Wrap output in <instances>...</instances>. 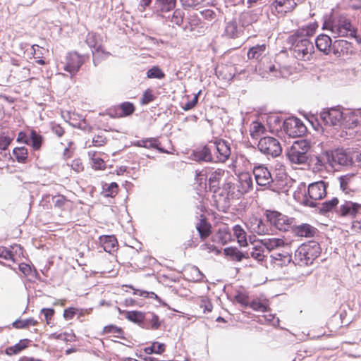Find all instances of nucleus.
Masks as SVG:
<instances>
[{
    "label": "nucleus",
    "mask_w": 361,
    "mask_h": 361,
    "mask_svg": "<svg viewBox=\"0 0 361 361\" xmlns=\"http://www.w3.org/2000/svg\"><path fill=\"white\" fill-rule=\"evenodd\" d=\"M214 162H225L231 155L228 143L223 140L211 141Z\"/></svg>",
    "instance_id": "obj_12"
},
{
    "label": "nucleus",
    "mask_w": 361,
    "mask_h": 361,
    "mask_svg": "<svg viewBox=\"0 0 361 361\" xmlns=\"http://www.w3.org/2000/svg\"><path fill=\"white\" fill-rule=\"evenodd\" d=\"M25 348V345H23L21 343H17L15 345L7 348L6 353L10 355L18 354Z\"/></svg>",
    "instance_id": "obj_59"
},
{
    "label": "nucleus",
    "mask_w": 361,
    "mask_h": 361,
    "mask_svg": "<svg viewBox=\"0 0 361 361\" xmlns=\"http://www.w3.org/2000/svg\"><path fill=\"white\" fill-rule=\"evenodd\" d=\"M327 164L331 166L329 152H323L311 160V166L314 172H321L326 170Z\"/></svg>",
    "instance_id": "obj_20"
},
{
    "label": "nucleus",
    "mask_w": 361,
    "mask_h": 361,
    "mask_svg": "<svg viewBox=\"0 0 361 361\" xmlns=\"http://www.w3.org/2000/svg\"><path fill=\"white\" fill-rule=\"evenodd\" d=\"M259 243L263 245L264 249H267L268 252L279 250L287 244L283 239L278 238L262 239Z\"/></svg>",
    "instance_id": "obj_24"
},
{
    "label": "nucleus",
    "mask_w": 361,
    "mask_h": 361,
    "mask_svg": "<svg viewBox=\"0 0 361 361\" xmlns=\"http://www.w3.org/2000/svg\"><path fill=\"white\" fill-rule=\"evenodd\" d=\"M165 350V345L158 342H154L151 346L145 348V352L148 354H161Z\"/></svg>",
    "instance_id": "obj_47"
},
{
    "label": "nucleus",
    "mask_w": 361,
    "mask_h": 361,
    "mask_svg": "<svg viewBox=\"0 0 361 361\" xmlns=\"http://www.w3.org/2000/svg\"><path fill=\"white\" fill-rule=\"evenodd\" d=\"M321 120L327 126L341 127L343 111L339 107L324 109L320 113Z\"/></svg>",
    "instance_id": "obj_11"
},
{
    "label": "nucleus",
    "mask_w": 361,
    "mask_h": 361,
    "mask_svg": "<svg viewBox=\"0 0 361 361\" xmlns=\"http://www.w3.org/2000/svg\"><path fill=\"white\" fill-rule=\"evenodd\" d=\"M253 174L257 185L260 186L269 185L274 181V178L267 167L259 165L253 169Z\"/></svg>",
    "instance_id": "obj_17"
},
{
    "label": "nucleus",
    "mask_w": 361,
    "mask_h": 361,
    "mask_svg": "<svg viewBox=\"0 0 361 361\" xmlns=\"http://www.w3.org/2000/svg\"><path fill=\"white\" fill-rule=\"evenodd\" d=\"M293 41V54L295 57L302 61H310L314 53V47L307 37L291 36Z\"/></svg>",
    "instance_id": "obj_4"
},
{
    "label": "nucleus",
    "mask_w": 361,
    "mask_h": 361,
    "mask_svg": "<svg viewBox=\"0 0 361 361\" xmlns=\"http://www.w3.org/2000/svg\"><path fill=\"white\" fill-rule=\"evenodd\" d=\"M224 251L226 256H229L238 262H240L243 258L249 257L248 253L243 254L235 247H227Z\"/></svg>",
    "instance_id": "obj_40"
},
{
    "label": "nucleus",
    "mask_w": 361,
    "mask_h": 361,
    "mask_svg": "<svg viewBox=\"0 0 361 361\" xmlns=\"http://www.w3.org/2000/svg\"><path fill=\"white\" fill-rule=\"evenodd\" d=\"M243 27L242 25L238 26L236 21H230L226 25L225 34L231 38L238 37L243 32Z\"/></svg>",
    "instance_id": "obj_33"
},
{
    "label": "nucleus",
    "mask_w": 361,
    "mask_h": 361,
    "mask_svg": "<svg viewBox=\"0 0 361 361\" xmlns=\"http://www.w3.org/2000/svg\"><path fill=\"white\" fill-rule=\"evenodd\" d=\"M194 159L196 161H214V156L211 142L208 145L196 149L193 154Z\"/></svg>",
    "instance_id": "obj_22"
},
{
    "label": "nucleus",
    "mask_w": 361,
    "mask_h": 361,
    "mask_svg": "<svg viewBox=\"0 0 361 361\" xmlns=\"http://www.w3.org/2000/svg\"><path fill=\"white\" fill-rule=\"evenodd\" d=\"M225 175L226 171L221 169H218L212 172L209 178V184L210 188H213L214 190L215 189L219 188V182L225 176Z\"/></svg>",
    "instance_id": "obj_34"
},
{
    "label": "nucleus",
    "mask_w": 361,
    "mask_h": 361,
    "mask_svg": "<svg viewBox=\"0 0 361 361\" xmlns=\"http://www.w3.org/2000/svg\"><path fill=\"white\" fill-rule=\"evenodd\" d=\"M237 195L238 198L248 192L252 188V179L247 173H241L238 176V182L237 183Z\"/></svg>",
    "instance_id": "obj_21"
},
{
    "label": "nucleus",
    "mask_w": 361,
    "mask_h": 361,
    "mask_svg": "<svg viewBox=\"0 0 361 361\" xmlns=\"http://www.w3.org/2000/svg\"><path fill=\"white\" fill-rule=\"evenodd\" d=\"M164 76V73L158 66H154L147 72V77L148 78L162 79Z\"/></svg>",
    "instance_id": "obj_52"
},
{
    "label": "nucleus",
    "mask_w": 361,
    "mask_h": 361,
    "mask_svg": "<svg viewBox=\"0 0 361 361\" xmlns=\"http://www.w3.org/2000/svg\"><path fill=\"white\" fill-rule=\"evenodd\" d=\"M75 334L73 331L70 332H63V333H53L49 335V338L56 339V340H61L65 342H73L75 341Z\"/></svg>",
    "instance_id": "obj_43"
},
{
    "label": "nucleus",
    "mask_w": 361,
    "mask_h": 361,
    "mask_svg": "<svg viewBox=\"0 0 361 361\" xmlns=\"http://www.w3.org/2000/svg\"><path fill=\"white\" fill-rule=\"evenodd\" d=\"M327 185L328 183L323 180L310 183L307 188V197L310 199L306 200V204L312 207H315L316 203L314 201L326 197Z\"/></svg>",
    "instance_id": "obj_8"
},
{
    "label": "nucleus",
    "mask_w": 361,
    "mask_h": 361,
    "mask_svg": "<svg viewBox=\"0 0 361 361\" xmlns=\"http://www.w3.org/2000/svg\"><path fill=\"white\" fill-rule=\"evenodd\" d=\"M340 187L345 194H350L361 187V174H346L339 178Z\"/></svg>",
    "instance_id": "obj_10"
},
{
    "label": "nucleus",
    "mask_w": 361,
    "mask_h": 361,
    "mask_svg": "<svg viewBox=\"0 0 361 361\" xmlns=\"http://www.w3.org/2000/svg\"><path fill=\"white\" fill-rule=\"evenodd\" d=\"M266 131V128L261 123L254 121L250 127V134L252 138L257 139Z\"/></svg>",
    "instance_id": "obj_38"
},
{
    "label": "nucleus",
    "mask_w": 361,
    "mask_h": 361,
    "mask_svg": "<svg viewBox=\"0 0 361 361\" xmlns=\"http://www.w3.org/2000/svg\"><path fill=\"white\" fill-rule=\"evenodd\" d=\"M84 61V56L79 55L75 52L68 53L66 57L63 69L73 77L78 72Z\"/></svg>",
    "instance_id": "obj_15"
},
{
    "label": "nucleus",
    "mask_w": 361,
    "mask_h": 361,
    "mask_svg": "<svg viewBox=\"0 0 361 361\" xmlns=\"http://www.w3.org/2000/svg\"><path fill=\"white\" fill-rule=\"evenodd\" d=\"M200 15L203 19L208 21H212L216 17V12L214 10L209 8L200 11Z\"/></svg>",
    "instance_id": "obj_58"
},
{
    "label": "nucleus",
    "mask_w": 361,
    "mask_h": 361,
    "mask_svg": "<svg viewBox=\"0 0 361 361\" xmlns=\"http://www.w3.org/2000/svg\"><path fill=\"white\" fill-rule=\"evenodd\" d=\"M262 15V11L259 8L243 12L240 17V22L242 27H247L256 23L260 16Z\"/></svg>",
    "instance_id": "obj_23"
},
{
    "label": "nucleus",
    "mask_w": 361,
    "mask_h": 361,
    "mask_svg": "<svg viewBox=\"0 0 361 361\" xmlns=\"http://www.w3.org/2000/svg\"><path fill=\"white\" fill-rule=\"evenodd\" d=\"M323 29L329 30L334 38L356 36V30L350 20L343 16L325 21Z\"/></svg>",
    "instance_id": "obj_1"
},
{
    "label": "nucleus",
    "mask_w": 361,
    "mask_h": 361,
    "mask_svg": "<svg viewBox=\"0 0 361 361\" xmlns=\"http://www.w3.org/2000/svg\"><path fill=\"white\" fill-rule=\"evenodd\" d=\"M317 27V23L312 22L305 26L299 28L293 35L300 37H310L315 33Z\"/></svg>",
    "instance_id": "obj_32"
},
{
    "label": "nucleus",
    "mask_w": 361,
    "mask_h": 361,
    "mask_svg": "<svg viewBox=\"0 0 361 361\" xmlns=\"http://www.w3.org/2000/svg\"><path fill=\"white\" fill-rule=\"evenodd\" d=\"M259 150L267 156L276 157L281 154L282 147L279 141L272 137H264L258 142Z\"/></svg>",
    "instance_id": "obj_7"
},
{
    "label": "nucleus",
    "mask_w": 361,
    "mask_h": 361,
    "mask_svg": "<svg viewBox=\"0 0 361 361\" xmlns=\"http://www.w3.org/2000/svg\"><path fill=\"white\" fill-rule=\"evenodd\" d=\"M142 325L147 329L157 330L159 329L161 322L157 315L153 312H147L145 314Z\"/></svg>",
    "instance_id": "obj_28"
},
{
    "label": "nucleus",
    "mask_w": 361,
    "mask_h": 361,
    "mask_svg": "<svg viewBox=\"0 0 361 361\" xmlns=\"http://www.w3.org/2000/svg\"><path fill=\"white\" fill-rule=\"evenodd\" d=\"M204 1L205 0H180L182 6L185 8L195 7V6L202 4Z\"/></svg>",
    "instance_id": "obj_60"
},
{
    "label": "nucleus",
    "mask_w": 361,
    "mask_h": 361,
    "mask_svg": "<svg viewBox=\"0 0 361 361\" xmlns=\"http://www.w3.org/2000/svg\"><path fill=\"white\" fill-rule=\"evenodd\" d=\"M317 231V228L307 224L299 225L295 229L297 235L305 238L313 237Z\"/></svg>",
    "instance_id": "obj_31"
},
{
    "label": "nucleus",
    "mask_w": 361,
    "mask_h": 361,
    "mask_svg": "<svg viewBox=\"0 0 361 361\" xmlns=\"http://www.w3.org/2000/svg\"><path fill=\"white\" fill-rule=\"evenodd\" d=\"M233 234L237 238L238 243L240 246L245 247L247 245L246 232L240 225H235L233 228Z\"/></svg>",
    "instance_id": "obj_37"
},
{
    "label": "nucleus",
    "mask_w": 361,
    "mask_h": 361,
    "mask_svg": "<svg viewBox=\"0 0 361 361\" xmlns=\"http://www.w3.org/2000/svg\"><path fill=\"white\" fill-rule=\"evenodd\" d=\"M85 42L92 50L95 66L97 62L108 55V53L104 49L103 39L100 35L93 32H89L86 37Z\"/></svg>",
    "instance_id": "obj_5"
},
{
    "label": "nucleus",
    "mask_w": 361,
    "mask_h": 361,
    "mask_svg": "<svg viewBox=\"0 0 361 361\" xmlns=\"http://www.w3.org/2000/svg\"><path fill=\"white\" fill-rule=\"evenodd\" d=\"M315 44L317 48L324 52L325 54H328L331 46V39L329 35H319L316 40Z\"/></svg>",
    "instance_id": "obj_29"
},
{
    "label": "nucleus",
    "mask_w": 361,
    "mask_h": 361,
    "mask_svg": "<svg viewBox=\"0 0 361 361\" xmlns=\"http://www.w3.org/2000/svg\"><path fill=\"white\" fill-rule=\"evenodd\" d=\"M13 156L18 162L24 163L27 159V149L25 147H16Z\"/></svg>",
    "instance_id": "obj_44"
},
{
    "label": "nucleus",
    "mask_w": 361,
    "mask_h": 361,
    "mask_svg": "<svg viewBox=\"0 0 361 361\" xmlns=\"http://www.w3.org/2000/svg\"><path fill=\"white\" fill-rule=\"evenodd\" d=\"M321 252V248L317 243L301 245L295 252L294 262L300 266L312 264Z\"/></svg>",
    "instance_id": "obj_3"
},
{
    "label": "nucleus",
    "mask_w": 361,
    "mask_h": 361,
    "mask_svg": "<svg viewBox=\"0 0 361 361\" xmlns=\"http://www.w3.org/2000/svg\"><path fill=\"white\" fill-rule=\"evenodd\" d=\"M127 319L135 323L141 324L143 323L145 314L137 311H130L127 312Z\"/></svg>",
    "instance_id": "obj_50"
},
{
    "label": "nucleus",
    "mask_w": 361,
    "mask_h": 361,
    "mask_svg": "<svg viewBox=\"0 0 361 361\" xmlns=\"http://www.w3.org/2000/svg\"><path fill=\"white\" fill-rule=\"evenodd\" d=\"M30 145L35 150L39 149L42 143V137L35 130H32L30 134Z\"/></svg>",
    "instance_id": "obj_46"
},
{
    "label": "nucleus",
    "mask_w": 361,
    "mask_h": 361,
    "mask_svg": "<svg viewBox=\"0 0 361 361\" xmlns=\"http://www.w3.org/2000/svg\"><path fill=\"white\" fill-rule=\"evenodd\" d=\"M310 149V142L306 140L295 141L293 145L287 149L286 155L291 164L302 165L308 161L307 152Z\"/></svg>",
    "instance_id": "obj_2"
},
{
    "label": "nucleus",
    "mask_w": 361,
    "mask_h": 361,
    "mask_svg": "<svg viewBox=\"0 0 361 361\" xmlns=\"http://www.w3.org/2000/svg\"><path fill=\"white\" fill-rule=\"evenodd\" d=\"M358 124V118L357 116L350 111V110L343 111V116L342 118V121L341 123V127H343L344 128H353L356 127Z\"/></svg>",
    "instance_id": "obj_26"
},
{
    "label": "nucleus",
    "mask_w": 361,
    "mask_h": 361,
    "mask_svg": "<svg viewBox=\"0 0 361 361\" xmlns=\"http://www.w3.org/2000/svg\"><path fill=\"white\" fill-rule=\"evenodd\" d=\"M353 219L352 228L356 232H361V216H355Z\"/></svg>",
    "instance_id": "obj_64"
},
{
    "label": "nucleus",
    "mask_w": 361,
    "mask_h": 361,
    "mask_svg": "<svg viewBox=\"0 0 361 361\" xmlns=\"http://www.w3.org/2000/svg\"><path fill=\"white\" fill-rule=\"evenodd\" d=\"M265 50V44H257L250 49L247 56L249 59H259L264 54Z\"/></svg>",
    "instance_id": "obj_42"
},
{
    "label": "nucleus",
    "mask_w": 361,
    "mask_h": 361,
    "mask_svg": "<svg viewBox=\"0 0 361 361\" xmlns=\"http://www.w3.org/2000/svg\"><path fill=\"white\" fill-rule=\"evenodd\" d=\"M176 5V0H155L154 9L161 15L173 10Z\"/></svg>",
    "instance_id": "obj_25"
},
{
    "label": "nucleus",
    "mask_w": 361,
    "mask_h": 361,
    "mask_svg": "<svg viewBox=\"0 0 361 361\" xmlns=\"http://www.w3.org/2000/svg\"><path fill=\"white\" fill-rule=\"evenodd\" d=\"M88 157L91 161L90 164L95 170H102L106 168V164L103 159L101 157L100 153L90 150L88 152Z\"/></svg>",
    "instance_id": "obj_30"
},
{
    "label": "nucleus",
    "mask_w": 361,
    "mask_h": 361,
    "mask_svg": "<svg viewBox=\"0 0 361 361\" xmlns=\"http://www.w3.org/2000/svg\"><path fill=\"white\" fill-rule=\"evenodd\" d=\"M283 130L286 133L292 137H301L307 132V128L298 118L290 117L283 121Z\"/></svg>",
    "instance_id": "obj_9"
},
{
    "label": "nucleus",
    "mask_w": 361,
    "mask_h": 361,
    "mask_svg": "<svg viewBox=\"0 0 361 361\" xmlns=\"http://www.w3.org/2000/svg\"><path fill=\"white\" fill-rule=\"evenodd\" d=\"M296 6V3L294 0H286L284 6L281 8V13H287L293 10Z\"/></svg>",
    "instance_id": "obj_62"
},
{
    "label": "nucleus",
    "mask_w": 361,
    "mask_h": 361,
    "mask_svg": "<svg viewBox=\"0 0 361 361\" xmlns=\"http://www.w3.org/2000/svg\"><path fill=\"white\" fill-rule=\"evenodd\" d=\"M234 185L227 181L224 183L222 188H218L214 190V198L217 205L226 207L229 204L230 198L238 199L237 192L234 190Z\"/></svg>",
    "instance_id": "obj_6"
},
{
    "label": "nucleus",
    "mask_w": 361,
    "mask_h": 361,
    "mask_svg": "<svg viewBox=\"0 0 361 361\" xmlns=\"http://www.w3.org/2000/svg\"><path fill=\"white\" fill-rule=\"evenodd\" d=\"M279 65H269L267 68L265 70L266 72L268 73V76H266L267 78H271V76L274 77H279L281 76V71L279 69Z\"/></svg>",
    "instance_id": "obj_57"
},
{
    "label": "nucleus",
    "mask_w": 361,
    "mask_h": 361,
    "mask_svg": "<svg viewBox=\"0 0 361 361\" xmlns=\"http://www.w3.org/2000/svg\"><path fill=\"white\" fill-rule=\"evenodd\" d=\"M130 288L134 290V292H133L134 295H137L139 296L144 297V298H154L156 300H159V298L154 292H148L146 290L134 289L133 287H130Z\"/></svg>",
    "instance_id": "obj_56"
},
{
    "label": "nucleus",
    "mask_w": 361,
    "mask_h": 361,
    "mask_svg": "<svg viewBox=\"0 0 361 361\" xmlns=\"http://www.w3.org/2000/svg\"><path fill=\"white\" fill-rule=\"evenodd\" d=\"M341 202L337 197H333L331 200H326L322 203L321 210L324 212H334L336 214Z\"/></svg>",
    "instance_id": "obj_39"
},
{
    "label": "nucleus",
    "mask_w": 361,
    "mask_h": 361,
    "mask_svg": "<svg viewBox=\"0 0 361 361\" xmlns=\"http://www.w3.org/2000/svg\"><path fill=\"white\" fill-rule=\"evenodd\" d=\"M197 230L202 239H205L210 235V226L203 221H201L200 223L198 224Z\"/></svg>",
    "instance_id": "obj_49"
},
{
    "label": "nucleus",
    "mask_w": 361,
    "mask_h": 361,
    "mask_svg": "<svg viewBox=\"0 0 361 361\" xmlns=\"http://www.w3.org/2000/svg\"><path fill=\"white\" fill-rule=\"evenodd\" d=\"M53 202L55 207L59 208H64L69 201L63 195H56L53 197Z\"/></svg>",
    "instance_id": "obj_55"
},
{
    "label": "nucleus",
    "mask_w": 361,
    "mask_h": 361,
    "mask_svg": "<svg viewBox=\"0 0 361 361\" xmlns=\"http://www.w3.org/2000/svg\"><path fill=\"white\" fill-rule=\"evenodd\" d=\"M247 228L259 235L270 234L271 228L261 219L254 215L250 216L245 223Z\"/></svg>",
    "instance_id": "obj_13"
},
{
    "label": "nucleus",
    "mask_w": 361,
    "mask_h": 361,
    "mask_svg": "<svg viewBox=\"0 0 361 361\" xmlns=\"http://www.w3.org/2000/svg\"><path fill=\"white\" fill-rule=\"evenodd\" d=\"M37 324V320L32 318H28L23 320H17L13 322V325L17 329H24L30 326H35Z\"/></svg>",
    "instance_id": "obj_48"
},
{
    "label": "nucleus",
    "mask_w": 361,
    "mask_h": 361,
    "mask_svg": "<svg viewBox=\"0 0 361 361\" xmlns=\"http://www.w3.org/2000/svg\"><path fill=\"white\" fill-rule=\"evenodd\" d=\"M13 139L4 132H0V150H6Z\"/></svg>",
    "instance_id": "obj_53"
},
{
    "label": "nucleus",
    "mask_w": 361,
    "mask_h": 361,
    "mask_svg": "<svg viewBox=\"0 0 361 361\" xmlns=\"http://www.w3.org/2000/svg\"><path fill=\"white\" fill-rule=\"evenodd\" d=\"M267 220L280 231H288L292 224V219L276 211H268Z\"/></svg>",
    "instance_id": "obj_16"
},
{
    "label": "nucleus",
    "mask_w": 361,
    "mask_h": 361,
    "mask_svg": "<svg viewBox=\"0 0 361 361\" xmlns=\"http://www.w3.org/2000/svg\"><path fill=\"white\" fill-rule=\"evenodd\" d=\"M265 249L262 243L258 241V243L252 247V250L248 253L251 257L257 262H263L266 257Z\"/></svg>",
    "instance_id": "obj_36"
},
{
    "label": "nucleus",
    "mask_w": 361,
    "mask_h": 361,
    "mask_svg": "<svg viewBox=\"0 0 361 361\" xmlns=\"http://www.w3.org/2000/svg\"><path fill=\"white\" fill-rule=\"evenodd\" d=\"M133 145L137 147H145L147 149L156 148L159 152H166V151H164L162 148L159 147V142L156 138L152 137L145 140H137L135 141L133 143Z\"/></svg>",
    "instance_id": "obj_35"
},
{
    "label": "nucleus",
    "mask_w": 361,
    "mask_h": 361,
    "mask_svg": "<svg viewBox=\"0 0 361 361\" xmlns=\"http://www.w3.org/2000/svg\"><path fill=\"white\" fill-rule=\"evenodd\" d=\"M248 306L257 312H264L267 310V304L259 300H253Z\"/></svg>",
    "instance_id": "obj_51"
},
{
    "label": "nucleus",
    "mask_w": 361,
    "mask_h": 361,
    "mask_svg": "<svg viewBox=\"0 0 361 361\" xmlns=\"http://www.w3.org/2000/svg\"><path fill=\"white\" fill-rule=\"evenodd\" d=\"M282 251L273 254L271 257L272 263L277 267L287 266L292 261V257L290 255V246L288 243L281 247Z\"/></svg>",
    "instance_id": "obj_19"
},
{
    "label": "nucleus",
    "mask_w": 361,
    "mask_h": 361,
    "mask_svg": "<svg viewBox=\"0 0 361 361\" xmlns=\"http://www.w3.org/2000/svg\"><path fill=\"white\" fill-rule=\"evenodd\" d=\"M118 186L115 182L104 183L102 185V194L105 197H114L118 193Z\"/></svg>",
    "instance_id": "obj_41"
},
{
    "label": "nucleus",
    "mask_w": 361,
    "mask_h": 361,
    "mask_svg": "<svg viewBox=\"0 0 361 361\" xmlns=\"http://www.w3.org/2000/svg\"><path fill=\"white\" fill-rule=\"evenodd\" d=\"M235 300L243 307H248L250 303L248 295L245 293H238L235 295Z\"/></svg>",
    "instance_id": "obj_54"
},
{
    "label": "nucleus",
    "mask_w": 361,
    "mask_h": 361,
    "mask_svg": "<svg viewBox=\"0 0 361 361\" xmlns=\"http://www.w3.org/2000/svg\"><path fill=\"white\" fill-rule=\"evenodd\" d=\"M361 206L360 204L353 202L351 201L341 202L336 209V215L341 217L353 218L355 216H360Z\"/></svg>",
    "instance_id": "obj_14"
},
{
    "label": "nucleus",
    "mask_w": 361,
    "mask_h": 361,
    "mask_svg": "<svg viewBox=\"0 0 361 361\" xmlns=\"http://www.w3.org/2000/svg\"><path fill=\"white\" fill-rule=\"evenodd\" d=\"M154 99V96L153 95L152 91L146 90L142 95V98L141 99V103L143 104H148L152 102Z\"/></svg>",
    "instance_id": "obj_63"
},
{
    "label": "nucleus",
    "mask_w": 361,
    "mask_h": 361,
    "mask_svg": "<svg viewBox=\"0 0 361 361\" xmlns=\"http://www.w3.org/2000/svg\"><path fill=\"white\" fill-rule=\"evenodd\" d=\"M134 111L135 107L132 103L123 102L118 107L114 114L111 112V110L109 114L111 117H124L132 114Z\"/></svg>",
    "instance_id": "obj_27"
},
{
    "label": "nucleus",
    "mask_w": 361,
    "mask_h": 361,
    "mask_svg": "<svg viewBox=\"0 0 361 361\" xmlns=\"http://www.w3.org/2000/svg\"><path fill=\"white\" fill-rule=\"evenodd\" d=\"M0 257L4 258V259L8 260L11 259L14 261L13 255L10 250H8L5 247H0Z\"/></svg>",
    "instance_id": "obj_61"
},
{
    "label": "nucleus",
    "mask_w": 361,
    "mask_h": 361,
    "mask_svg": "<svg viewBox=\"0 0 361 361\" xmlns=\"http://www.w3.org/2000/svg\"><path fill=\"white\" fill-rule=\"evenodd\" d=\"M329 158L331 168H336L337 166H348L353 163L351 157L342 149L329 152Z\"/></svg>",
    "instance_id": "obj_18"
},
{
    "label": "nucleus",
    "mask_w": 361,
    "mask_h": 361,
    "mask_svg": "<svg viewBox=\"0 0 361 361\" xmlns=\"http://www.w3.org/2000/svg\"><path fill=\"white\" fill-rule=\"evenodd\" d=\"M185 13L180 9H176L172 16H169L167 18L173 25L180 26L183 22Z\"/></svg>",
    "instance_id": "obj_45"
}]
</instances>
